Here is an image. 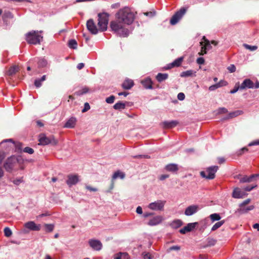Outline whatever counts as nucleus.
I'll return each mask as SVG.
<instances>
[{"instance_id": "obj_1", "label": "nucleus", "mask_w": 259, "mask_h": 259, "mask_svg": "<svg viewBox=\"0 0 259 259\" xmlns=\"http://www.w3.org/2000/svg\"><path fill=\"white\" fill-rule=\"evenodd\" d=\"M135 18L134 13L127 7L120 9L115 14V20L110 22L111 30L120 37H127L128 29L126 25L131 24Z\"/></svg>"}, {"instance_id": "obj_2", "label": "nucleus", "mask_w": 259, "mask_h": 259, "mask_svg": "<svg viewBox=\"0 0 259 259\" xmlns=\"http://www.w3.org/2000/svg\"><path fill=\"white\" fill-rule=\"evenodd\" d=\"M43 37L38 34V31H31L26 34V40L29 44H40Z\"/></svg>"}, {"instance_id": "obj_3", "label": "nucleus", "mask_w": 259, "mask_h": 259, "mask_svg": "<svg viewBox=\"0 0 259 259\" xmlns=\"http://www.w3.org/2000/svg\"><path fill=\"white\" fill-rule=\"evenodd\" d=\"M98 25L100 31H105L107 29L109 15L107 13H99Z\"/></svg>"}, {"instance_id": "obj_4", "label": "nucleus", "mask_w": 259, "mask_h": 259, "mask_svg": "<svg viewBox=\"0 0 259 259\" xmlns=\"http://www.w3.org/2000/svg\"><path fill=\"white\" fill-rule=\"evenodd\" d=\"M219 167L218 166H212L206 168V170L201 171L200 172V176L206 179L212 180L215 178V174L218 171Z\"/></svg>"}, {"instance_id": "obj_5", "label": "nucleus", "mask_w": 259, "mask_h": 259, "mask_svg": "<svg viewBox=\"0 0 259 259\" xmlns=\"http://www.w3.org/2000/svg\"><path fill=\"white\" fill-rule=\"evenodd\" d=\"M18 163V160L16 157L15 156H11L7 158L4 162V167L7 171L11 172Z\"/></svg>"}, {"instance_id": "obj_6", "label": "nucleus", "mask_w": 259, "mask_h": 259, "mask_svg": "<svg viewBox=\"0 0 259 259\" xmlns=\"http://www.w3.org/2000/svg\"><path fill=\"white\" fill-rule=\"evenodd\" d=\"M187 9L185 7L181 8L179 11L176 12L172 16L170 20V23L172 25L176 24L186 14Z\"/></svg>"}, {"instance_id": "obj_7", "label": "nucleus", "mask_w": 259, "mask_h": 259, "mask_svg": "<svg viewBox=\"0 0 259 259\" xmlns=\"http://www.w3.org/2000/svg\"><path fill=\"white\" fill-rule=\"evenodd\" d=\"M39 141L41 145H46L49 144L52 145H56L58 144V141L53 136L47 137L44 134H40L39 135Z\"/></svg>"}, {"instance_id": "obj_8", "label": "nucleus", "mask_w": 259, "mask_h": 259, "mask_svg": "<svg viewBox=\"0 0 259 259\" xmlns=\"http://www.w3.org/2000/svg\"><path fill=\"white\" fill-rule=\"evenodd\" d=\"M165 203V201L159 200L154 202L150 203L148 205V208L153 210L161 211L163 210Z\"/></svg>"}, {"instance_id": "obj_9", "label": "nucleus", "mask_w": 259, "mask_h": 259, "mask_svg": "<svg viewBox=\"0 0 259 259\" xmlns=\"http://www.w3.org/2000/svg\"><path fill=\"white\" fill-rule=\"evenodd\" d=\"M87 27L88 30L93 34H96L98 32V29L95 25L93 19L89 20L87 22Z\"/></svg>"}, {"instance_id": "obj_10", "label": "nucleus", "mask_w": 259, "mask_h": 259, "mask_svg": "<svg viewBox=\"0 0 259 259\" xmlns=\"http://www.w3.org/2000/svg\"><path fill=\"white\" fill-rule=\"evenodd\" d=\"M67 178L66 183L69 187L74 185L79 182V176L77 175H69Z\"/></svg>"}, {"instance_id": "obj_11", "label": "nucleus", "mask_w": 259, "mask_h": 259, "mask_svg": "<svg viewBox=\"0 0 259 259\" xmlns=\"http://www.w3.org/2000/svg\"><path fill=\"white\" fill-rule=\"evenodd\" d=\"M89 244L93 249L96 250H100L102 247V244L101 241L97 239L89 240Z\"/></svg>"}, {"instance_id": "obj_12", "label": "nucleus", "mask_w": 259, "mask_h": 259, "mask_svg": "<svg viewBox=\"0 0 259 259\" xmlns=\"http://www.w3.org/2000/svg\"><path fill=\"white\" fill-rule=\"evenodd\" d=\"M254 83L250 79H245L240 85V90H243L246 89H253Z\"/></svg>"}, {"instance_id": "obj_13", "label": "nucleus", "mask_w": 259, "mask_h": 259, "mask_svg": "<svg viewBox=\"0 0 259 259\" xmlns=\"http://www.w3.org/2000/svg\"><path fill=\"white\" fill-rule=\"evenodd\" d=\"M199 209V207L196 205H192L187 207L185 211V214L189 216L196 213Z\"/></svg>"}, {"instance_id": "obj_14", "label": "nucleus", "mask_w": 259, "mask_h": 259, "mask_svg": "<svg viewBox=\"0 0 259 259\" xmlns=\"http://www.w3.org/2000/svg\"><path fill=\"white\" fill-rule=\"evenodd\" d=\"M24 226L26 228L32 231H39L40 230V225H36L32 221L26 223Z\"/></svg>"}, {"instance_id": "obj_15", "label": "nucleus", "mask_w": 259, "mask_h": 259, "mask_svg": "<svg viewBox=\"0 0 259 259\" xmlns=\"http://www.w3.org/2000/svg\"><path fill=\"white\" fill-rule=\"evenodd\" d=\"M163 220V218L161 215H157L152 219H150L148 223V225L149 226H155L159 224Z\"/></svg>"}, {"instance_id": "obj_16", "label": "nucleus", "mask_w": 259, "mask_h": 259, "mask_svg": "<svg viewBox=\"0 0 259 259\" xmlns=\"http://www.w3.org/2000/svg\"><path fill=\"white\" fill-rule=\"evenodd\" d=\"M197 223H189L186 226L180 229L179 232L180 233L184 234L187 232L191 231L194 229L197 225Z\"/></svg>"}, {"instance_id": "obj_17", "label": "nucleus", "mask_w": 259, "mask_h": 259, "mask_svg": "<svg viewBox=\"0 0 259 259\" xmlns=\"http://www.w3.org/2000/svg\"><path fill=\"white\" fill-rule=\"evenodd\" d=\"M259 177V174H253L251 175L249 177H248L246 175L242 176V178L240 179V183H250L253 181V179L255 178Z\"/></svg>"}, {"instance_id": "obj_18", "label": "nucleus", "mask_w": 259, "mask_h": 259, "mask_svg": "<svg viewBox=\"0 0 259 259\" xmlns=\"http://www.w3.org/2000/svg\"><path fill=\"white\" fill-rule=\"evenodd\" d=\"M245 195V192L241 191L239 188H235L232 193V197L237 199L242 198Z\"/></svg>"}, {"instance_id": "obj_19", "label": "nucleus", "mask_w": 259, "mask_h": 259, "mask_svg": "<svg viewBox=\"0 0 259 259\" xmlns=\"http://www.w3.org/2000/svg\"><path fill=\"white\" fill-rule=\"evenodd\" d=\"M179 124V122L176 120H172L170 121H164L161 124L164 128H171L175 127Z\"/></svg>"}, {"instance_id": "obj_20", "label": "nucleus", "mask_w": 259, "mask_h": 259, "mask_svg": "<svg viewBox=\"0 0 259 259\" xmlns=\"http://www.w3.org/2000/svg\"><path fill=\"white\" fill-rule=\"evenodd\" d=\"M243 113V112L242 110H236L233 112H231L228 114L227 116L225 117L224 120H228L229 119H231L236 117H237L239 115H242Z\"/></svg>"}, {"instance_id": "obj_21", "label": "nucleus", "mask_w": 259, "mask_h": 259, "mask_svg": "<svg viewBox=\"0 0 259 259\" xmlns=\"http://www.w3.org/2000/svg\"><path fill=\"white\" fill-rule=\"evenodd\" d=\"M76 122V119L75 117H71L65 124L64 127L66 128H73Z\"/></svg>"}, {"instance_id": "obj_22", "label": "nucleus", "mask_w": 259, "mask_h": 259, "mask_svg": "<svg viewBox=\"0 0 259 259\" xmlns=\"http://www.w3.org/2000/svg\"><path fill=\"white\" fill-rule=\"evenodd\" d=\"M165 169L167 171L175 172L179 170V167L177 164L170 163L166 165L165 167Z\"/></svg>"}, {"instance_id": "obj_23", "label": "nucleus", "mask_w": 259, "mask_h": 259, "mask_svg": "<svg viewBox=\"0 0 259 259\" xmlns=\"http://www.w3.org/2000/svg\"><path fill=\"white\" fill-rule=\"evenodd\" d=\"M134 81L132 79H126L122 84V87L125 90H129L134 85Z\"/></svg>"}, {"instance_id": "obj_24", "label": "nucleus", "mask_w": 259, "mask_h": 259, "mask_svg": "<svg viewBox=\"0 0 259 259\" xmlns=\"http://www.w3.org/2000/svg\"><path fill=\"white\" fill-rule=\"evenodd\" d=\"M143 87L145 89H152V82L150 78H146L141 81Z\"/></svg>"}, {"instance_id": "obj_25", "label": "nucleus", "mask_w": 259, "mask_h": 259, "mask_svg": "<svg viewBox=\"0 0 259 259\" xmlns=\"http://www.w3.org/2000/svg\"><path fill=\"white\" fill-rule=\"evenodd\" d=\"M168 77L167 73H158L156 76V79L159 82H161L167 79Z\"/></svg>"}, {"instance_id": "obj_26", "label": "nucleus", "mask_w": 259, "mask_h": 259, "mask_svg": "<svg viewBox=\"0 0 259 259\" xmlns=\"http://www.w3.org/2000/svg\"><path fill=\"white\" fill-rule=\"evenodd\" d=\"M129 103L127 102H125V103H122L120 101L116 103L113 106V108L115 110H120L123 109L125 108V106L128 104Z\"/></svg>"}, {"instance_id": "obj_27", "label": "nucleus", "mask_w": 259, "mask_h": 259, "mask_svg": "<svg viewBox=\"0 0 259 259\" xmlns=\"http://www.w3.org/2000/svg\"><path fill=\"white\" fill-rule=\"evenodd\" d=\"M254 208V206L253 205H250L247 207H240L237 209V211L241 214L245 213H247L248 211L253 209Z\"/></svg>"}, {"instance_id": "obj_28", "label": "nucleus", "mask_w": 259, "mask_h": 259, "mask_svg": "<svg viewBox=\"0 0 259 259\" xmlns=\"http://www.w3.org/2000/svg\"><path fill=\"white\" fill-rule=\"evenodd\" d=\"M195 73H196V72H194L192 70H188L181 72L180 74V76L181 77H186L192 76L193 75H194V76H195Z\"/></svg>"}, {"instance_id": "obj_29", "label": "nucleus", "mask_w": 259, "mask_h": 259, "mask_svg": "<svg viewBox=\"0 0 259 259\" xmlns=\"http://www.w3.org/2000/svg\"><path fill=\"white\" fill-rule=\"evenodd\" d=\"M183 225V222L180 220H176L171 222L170 226L173 229H177Z\"/></svg>"}, {"instance_id": "obj_30", "label": "nucleus", "mask_w": 259, "mask_h": 259, "mask_svg": "<svg viewBox=\"0 0 259 259\" xmlns=\"http://www.w3.org/2000/svg\"><path fill=\"white\" fill-rule=\"evenodd\" d=\"M183 59L184 58L183 57L177 58L171 63V66H173V67H179L181 66Z\"/></svg>"}, {"instance_id": "obj_31", "label": "nucleus", "mask_w": 259, "mask_h": 259, "mask_svg": "<svg viewBox=\"0 0 259 259\" xmlns=\"http://www.w3.org/2000/svg\"><path fill=\"white\" fill-rule=\"evenodd\" d=\"M125 175L123 172L119 170H117L114 172L112 178L113 180H115L118 177H119L121 179H123L125 178Z\"/></svg>"}, {"instance_id": "obj_32", "label": "nucleus", "mask_w": 259, "mask_h": 259, "mask_svg": "<svg viewBox=\"0 0 259 259\" xmlns=\"http://www.w3.org/2000/svg\"><path fill=\"white\" fill-rule=\"evenodd\" d=\"M18 71V67L17 66H14L11 67L8 72V74L9 76H12L15 74Z\"/></svg>"}, {"instance_id": "obj_33", "label": "nucleus", "mask_w": 259, "mask_h": 259, "mask_svg": "<svg viewBox=\"0 0 259 259\" xmlns=\"http://www.w3.org/2000/svg\"><path fill=\"white\" fill-rule=\"evenodd\" d=\"M225 223V220H222L216 223L211 228V231H214L221 227Z\"/></svg>"}, {"instance_id": "obj_34", "label": "nucleus", "mask_w": 259, "mask_h": 259, "mask_svg": "<svg viewBox=\"0 0 259 259\" xmlns=\"http://www.w3.org/2000/svg\"><path fill=\"white\" fill-rule=\"evenodd\" d=\"M68 47L73 49H76L77 47V41L75 39H70L68 41Z\"/></svg>"}, {"instance_id": "obj_35", "label": "nucleus", "mask_w": 259, "mask_h": 259, "mask_svg": "<svg viewBox=\"0 0 259 259\" xmlns=\"http://www.w3.org/2000/svg\"><path fill=\"white\" fill-rule=\"evenodd\" d=\"M38 67V68H44L46 67L47 65V61L45 59H40L38 60L37 62Z\"/></svg>"}, {"instance_id": "obj_36", "label": "nucleus", "mask_w": 259, "mask_h": 259, "mask_svg": "<svg viewBox=\"0 0 259 259\" xmlns=\"http://www.w3.org/2000/svg\"><path fill=\"white\" fill-rule=\"evenodd\" d=\"M200 46H201V51L198 53L199 56H203L207 53V49L203 44V42L201 41L200 42Z\"/></svg>"}, {"instance_id": "obj_37", "label": "nucleus", "mask_w": 259, "mask_h": 259, "mask_svg": "<svg viewBox=\"0 0 259 259\" xmlns=\"http://www.w3.org/2000/svg\"><path fill=\"white\" fill-rule=\"evenodd\" d=\"M209 218L212 222L219 221L221 219V216L218 213H213L209 215Z\"/></svg>"}, {"instance_id": "obj_38", "label": "nucleus", "mask_w": 259, "mask_h": 259, "mask_svg": "<svg viewBox=\"0 0 259 259\" xmlns=\"http://www.w3.org/2000/svg\"><path fill=\"white\" fill-rule=\"evenodd\" d=\"M203 39L204 40V45L207 49V50H209L212 48V47L210 44V41H209L206 38L205 36H203Z\"/></svg>"}, {"instance_id": "obj_39", "label": "nucleus", "mask_w": 259, "mask_h": 259, "mask_svg": "<svg viewBox=\"0 0 259 259\" xmlns=\"http://www.w3.org/2000/svg\"><path fill=\"white\" fill-rule=\"evenodd\" d=\"M222 81H220L219 83H216L215 84L212 85L209 87V91H214L218 88L222 87L223 85L222 84Z\"/></svg>"}, {"instance_id": "obj_40", "label": "nucleus", "mask_w": 259, "mask_h": 259, "mask_svg": "<svg viewBox=\"0 0 259 259\" xmlns=\"http://www.w3.org/2000/svg\"><path fill=\"white\" fill-rule=\"evenodd\" d=\"M243 46L245 49L249 50L251 51H255L257 49V47L256 46H250L246 44H243Z\"/></svg>"}, {"instance_id": "obj_41", "label": "nucleus", "mask_w": 259, "mask_h": 259, "mask_svg": "<svg viewBox=\"0 0 259 259\" xmlns=\"http://www.w3.org/2000/svg\"><path fill=\"white\" fill-rule=\"evenodd\" d=\"M13 15L10 11H5L3 15V18L5 20L7 18H12Z\"/></svg>"}, {"instance_id": "obj_42", "label": "nucleus", "mask_w": 259, "mask_h": 259, "mask_svg": "<svg viewBox=\"0 0 259 259\" xmlns=\"http://www.w3.org/2000/svg\"><path fill=\"white\" fill-rule=\"evenodd\" d=\"M4 234H5V236H6L7 237H10L12 235V231L8 227H6L4 229Z\"/></svg>"}, {"instance_id": "obj_43", "label": "nucleus", "mask_w": 259, "mask_h": 259, "mask_svg": "<svg viewBox=\"0 0 259 259\" xmlns=\"http://www.w3.org/2000/svg\"><path fill=\"white\" fill-rule=\"evenodd\" d=\"M45 227L47 232H51L53 231L54 226L52 224H45Z\"/></svg>"}, {"instance_id": "obj_44", "label": "nucleus", "mask_w": 259, "mask_h": 259, "mask_svg": "<svg viewBox=\"0 0 259 259\" xmlns=\"http://www.w3.org/2000/svg\"><path fill=\"white\" fill-rule=\"evenodd\" d=\"M217 241L212 238H208L207 239V246H213L216 243Z\"/></svg>"}, {"instance_id": "obj_45", "label": "nucleus", "mask_w": 259, "mask_h": 259, "mask_svg": "<svg viewBox=\"0 0 259 259\" xmlns=\"http://www.w3.org/2000/svg\"><path fill=\"white\" fill-rule=\"evenodd\" d=\"M114 100L115 97L112 95L106 99V102L108 104H112L114 102Z\"/></svg>"}, {"instance_id": "obj_46", "label": "nucleus", "mask_w": 259, "mask_h": 259, "mask_svg": "<svg viewBox=\"0 0 259 259\" xmlns=\"http://www.w3.org/2000/svg\"><path fill=\"white\" fill-rule=\"evenodd\" d=\"M23 151L25 153H28L30 154H32L34 153V150L32 148L29 147H26L25 148H24L23 149Z\"/></svg>"}, {"instance_id": "obj_47", "label": "nucleus", "mask_w": 259, "mask_h": 259, "mask_svg": "<svg viewBox=\"0 0 259 259\" xmlns=\"http://www.w3.org/2000/svg\"><path fill=\"white\" fill-rule=\"evenodd\" d=\"M228 112V110L225 107H220L218 109V114H222Z\"/></svg>"}, {"instance_id": "obj_48", "label": "nucleus", "mask_w": 259, "mask_h": 259, "mask_svg": "<svg viewBox=\"0 0 259 259\" xmlns=\"http://www.w3.org/2000/svg\"><path fill=\"white\" fill-rule=\"evenodd\" d=\"M250 201L251 200L249 198L245 200L244 201H243L241 203L239 204L240 207H244L246 205L249 204L250 202Z\"/></svg>"}, {"instance_id": "obj_49", "label": "nucleus", "mask_w": 259, "mask_h": 259, "mask_svg": "<svg viewBox=\"0 0 259 259\" xmlns=\"http://www.w3.org/2000/svg\"><path fill=\"white\" fill-rule=\"evenodd\" d=\"M180 249H181V247L180 246L175 245V246H171L170 247H169L168 249V251H170L172 250L178 251V250H180Z\"/></svg>"}, {"instance_id": "obj_50", "label": "nucleus", "mask_w": 259, "mask_h": 259, "mask_svg": "<svg viewBox=\"0 0 259 259\" xmlns=\"http://www.w3.org/2000/svg\"><path fill=\"white\" fill-rule=\"evenodd\" d=\"M90 109V106L88 103H85L84 104V108L82 110V112L84 113L88 111Z\"/></svg>"}, {"instance_id": "obj_51", "label": "nucleus", "mask_w": 259, "mask_h": 259, "mask_svg": "<svg viewBox=\"0 0 259 259\" xmlns=\"http://www.w3.org/2000/svg\"><path fill=\"white\" fill-rule=\"evenodd\" d=\"M239 90H240V85H238V84H236L234 88L230 91L231 94H234L236 93Z\"/></svg>"}, {"instance_id": "obj_52", "label": "nucleus", "mask_w": 259, "mask_h": 259, "mask_svg": "<svg viewBox=\"0 0 259 259\" xmlns=\"http://www.w3.org/2000/svg\"><path fill=\"white\" fill-rule=\"evenodd\" d=\"M257 187V185H255L254 186H247V187H245L244 188V190L245 191H250L251 190H252L253 189H254V188L256 187Z\"/></svg>"}, {"instance_id": "obj_53", "label": "nucleus", "mask_w": 259, "mask_h": 259, "mask_svg": "<svg viewBox=\"0 0 259 259\" xmlns=\"http://www.w3.org/2000/svg\"><path fill=\"white\" fill-rule=\"evenodd\" d=\"M134 158H149L150 157L147 155H137L133 156Z\"/></svg>"}, {"instance_id": "obj_54", "label": "nucleus", "mask_w": 259, "mask_h": 259, "mask_svg": "<svg viewBox=\"0 0 259 259\" xmlns=\"http://www.w3.org/2000/svg\"><path fill=\"white\" fill-rule=\"evenodd\" d=\"M196 62L198 64L202 65L204 63V59L202 57H199L197 58Z\"/></svg>"}, {"instance_id": "obj_55", "label": "nucleus", "mask_w": 259, "mask_h": 259, "mask_svg": "<svg viewBox=\"0 0 259 259\" xmlns=\"http://www.w3.org/2000/svg\"><path fill=\"white\" fill-rule=\"evenodd\" d=\"M228 70L230 71V72H234L236 70V67L234 65H231L228 67Z\"/></svg>"}, {"instance_id": "obj_56", "label": "nucleus", "mask_w": 259, "mask_h": 259, "mask_svg": "<svg viewBox=\"0 0 259 259\" xmlns=\"http://www.w3.org/2000/svg\"><path fill=\"white\" fill-rule=\"evenodd\" d=\"M23 181L22 178L14 180L13 182L14 184L16 185H19L21 183H22Z\"/></svg>"}, {"instance_id": "obj_57", "label": "nucleus", "mask_w": 259, "mask_h": 259, "mask_svg": "<svg viewBox=\"0 0 259 259\" xmlns=\"http://www.w3.org/2000/svg\"><path fill=\"white\" fill-rule=\"evenodd\" d=\"M185 97V96L184 94L183 93H180L178 95V98L179 100H180L181 101L184 100Z\"/></svg>"}, {"instance_id": "obj_58", "label": "nucleus", "mask_w": 259, "mask_h": 259, "mask_svg": "<svg viewBox=\"0 0 259 259\" xmlns=\"http://www.w3.org/2000/svg\"><path fill=\"white\" fill-rule=\"evenodd\" d=\"M5 158V153L4 152L0 151V165L2 164L3 160Z\"/></svg>"}, {"instance_id": "obj_59", "label": "nucleus", "mask_w": 259, "mask_h": 259, "mask_svg": "<svg viewBox=\"0 0 259 259\" xmlns=\"http://www.w3.org/2000/svg\"><path fill=\"white\" fill-rule=\"evenodd\" d=\"M41 81L39 79H36L34 81V84L36 86V87L39 88L41 85Z\"/></svg>"}, {"instance_id": "obj_60", "label": "nucleus", "mask_w": 259, "mask_h": 259, "mask_svg": "<svg viewBox=\"0 0 259 259\" xmlns=\"http://www.w3.org/2000/svg\"><path fill=\"white\" fill-rule=\"evenodd\" d=\"M85 188L90 191L96 192L98 191V189L97 188L92 187L91 186H86Z\"/></svg>"}, {"instance_id": "obj_61", "label": "nucleus", "mask_w": 259, "mask_h": 259, "mask_svg": "<svg viewBox=\"0 0 259 259\" xmlns=\"http://www.w3.org/2000/svg\"><path fill=\"white\" fill-rule=\"evenodd\" d=\"M122 259H129L128 254L127 253H120Z\"/></svg>"}, {"instance_id": "obj_62", "label": "nucleus", "mask_w": 259, "mask_h": 259, "mask_svg": "<svg viewBox=\"0 0 259 259\" xmlns=\"http://www.w3.org/2000/svg\"><path fill=\"white\" fill-rule=\"evenodd\" d=\"M254 145H259V140L253 141L248 144L249 146H252Z\"/></svg>"}, {"instance_id": "obj_63", "label": "nucleus", "mask_w": 259, "mask_h": 259, "mask_svg": "<svg viewBox=\"0 0 259 259\" xmlns=\"http://www.w3.org/2000/svg\"><path fill=\"white\" fill-rule=\"evenodd\" d=\"M169 177L168 175H162L159 177V180L161 181H163Z\"/></svg>"}, {"instance_id": "obj_64", "label": "nucleus", "mask_w": 259, "mask_h": 259, "mask_svg": "<svg viewBox=\"0 0 259 259\" xmlns=\"http://www.w3.org/2000/svg\"><path fill=\"white\" fill-rule=\"evenodd\" d=\"M143 257L144 259H152L151 255L149 253L144 254Z\"/></svg>"}]
</instances>
